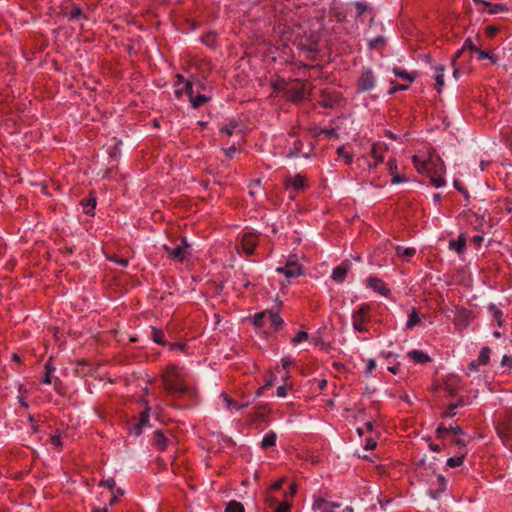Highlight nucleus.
Returning <instances> with one entry per match:
<instances>
[{"label":"nucleus","mask_w":512,"mask_h":512,"mask_svg":"<svg viewBox=\"0 0 512 512\" xmlns=\"http://www.w3.org/2000/svg\"><path fill=\"white\" fill-rule=\"evenodd\" d=\"M463 49L469 50L470 52L476 53L479 49L478 45L473 42V40L469 37L464 41Z\"/></svg>","instance_id":"4c0bfd02"},{"label":"nucleus","mask_w":512,"mask_h":512,"mask_svg":"<svg viewBox=\"0 0 512 512\" xmlns=\"http://www.w3.org/2000/svg\"><path fill=\"white\" fill-rule=\"evenodd\" d=\"M81 205L85 214H93V211L96 207V198L90 195L88 199L81 201Z\"/></svg>","instance_id":"a211bd4d"},{"label":"nucleus","mask_w":512,"mask_h":512,"mask_svg":"<svg viewBox=\"0 0 512 512\" xmlns=\"http://www.w3.org/2000/svg\"><path fill=\"white\" fill-rule=\"evenodd\" d=\"M376 368V361L374 359H368L366 364V369L364 371L366 376H369L372 371Z\"/></svg>","instance_id":"09e8293b"},{"label":"nucleus","mask_w":512,"mask_h":512,"mask_svg":"<svg viewBox=\"0 0 512 512\" xmlns=\"http://www.w3.org/2000/svg\"><path fill=\"white\" fill-rule=\"evenodd\" d=\"M396 254L401 258L409 259L416 254V249L412 247L397 246Z\"/></svg>","instance_id":"6ab92c4d"},{"label":"nucleus","mask_w":512,"mask_h":512,"mask_svg":"<svg viewBox=\"0 0 512 512\" xmlns=\"http://www.w3.org/2000/svg\"><path fill=\"white\" fill-rule=\"evenodd\" d=\"M189 244L185 237L181 239V244L177 245L175 248H171L167 245L163 246V249L166 251L168 258L172 260H177L179 262H184L189 257Z\"/></svg>","instance_id":"39448f33"},{"label":"nucleus","mask_w":512,"mask_h":512,"mask_svg":"<svg viewBox=\"0 0 512 512\" xmlns=\"http://www.w3.org/2000/svg\"><path fill=\"white\" fill-rule=\"evenodd\" d=\"M336 103H337V99L336 98H332V97H324L320 101L321 106H323L325 108H332V107L335 106Z\"/></svg>","instance_id":"a19ab883"},{"label":"nucleus","mask_w":512,"mask_h":512,"mask_svg":"<svg viewBox=\"0 0 512 512\" xmlns=\"http://www.w3.org/2000/svg\"><path fill=\"white\" fill-rule=\"evenodd\" d=\"M476 54H477V59L479 61L487 59V60H490L493 64L497 63V61H498L497 56H495L494 54H491L488 51L481 50L480 48L478 49Z\"/></svg>","instance_id":"5701e85b"},{"label":"nucleus","mask_w":512,"mask_h":512,"mask_svg":"<svg viewBox=\"0 0 512 512\" xmlns=\"http://www.w3.org/2000/svg\"><path fill=\"white\" fill-rule=\"evenodd\" d=\"M376 445H377V443H376V441H375V440H373V439H371V438H368V439L366 440V443H365L364 448H365L366 450H372V449H374V448L376 447Z\"/></svg>","instance_id":"680f3d73"},{"label":"nucleus","mask_w":512,"mask_h":512,"mask_svg":"<svg viewBox=\"0 0 512 512\" xmlns=\"http://www.w3.org/2000/svg\"><path fill=\"white\" fill-rule=\"evenodd\" d=\"M407 356L413 360L415 363L425 364L431 361V358L428 354L420 351V350H412L407 353Z\"/></svg>","instance_id":"2eb2a0df"},{"label":"nucleus","mask_w":512,"mask_h":512,"mask_svg":"<svg viewBox=\"0 0 512 512\" xmlns=\"http://www.w3.org/2000/svg\"><path fill=\"white\" fill-rule=\"evenodd\" d=\"M438 488L437 489H429L428 494L433 499H438L440 494L446 489V479L442 475H437L436 477Z\"/></svg>","instance_id":"4468645a"},{"label":"nucleus","mask_w":512,"mask_h":512,"mask_svg":"<svg viewBox=\"0 0 512 512\" xmlns=\"http://www.w3.org/2000/svg\"><path fill=\"white\" fill-rule=\"evenodd\" d=\"M261 186V180L260 179H255L253 180L251 183H250V186H249V194L250 196L254 197L256 195V190L257 188H260Z\"/></svg>","instance_id":"49530a36"},{"label":"nucleus","mask_w":512,"mask_h":512,"mask_svg":"<svg viewBox=\"0 0 512 512\" xmlns=\"http://www.w3.org/2000/svg\"><path fill=\"white\" fill-rule=\"evenodd\" d=\"M497 431L503 442L506 445H510L509 440L512 438V415H509L499 424Z\"/></svg>","instance_id":"6e6552de"},{"label":"nucleus","mask_w":512,"mask_h":512,"mask_svg":"<svg viewBox=\"0 0 512 512\" xmlns=\"http://www.w3.org/2000/svg\"><path fill=\"white\" fill-rule=\"evenodd\" d=\"M281 363L283 368H287L289 365L293 363V359H291L290 357H284L282 358Z\"/></svg>","instance_id":"774afa93"},{"label":"nucleus","mask_w":512,"mask_h":512,"mask_svg":"<svg viewBox=\"0 0 512 512\" xmlns=\"http://www.w3.org/2000/svg\"><path fill=\"white\" fill-rule=\"evenodd\" d=\"M223 151H224L225 155L231 159V158H233L234 154L236 153V147H235V145H232L228 148H223Z\"/></svg>","instance_id":"bf43d9fd"},{"label":"nucleus","mask_w":512,"mask_h":512,"mask_svg":"<svg viewBox=\"0 0 512 512\" xmlns=\"http://www.w3.org/2000/svg\"><path fill=\"white\" fill-rule=\"evenodd\" d=\"M430 182L436 188H440L445 184L442 174H430Z\"/></svg>","instance_id":"7c9ffc66"},{"label":"nucleus","mask_w":512,"mask_h":512,"mask_svg":"<svg viewBox=\"0 0 512 512\" xmlns=\"http://www.w3.org/2000/svg\"><path fill=\"white\" fill-rule=\"evenodd\" d=\"M419 322H420V318L418 316V313H417L416 309L413 308L408 315V320L406 322V328L412 329Z\"/></svg>","instance_id":"b1692460"},{"label":"nucleus","mask_w":512,"mask_h":512,"mask_svg":"<svg viewBox=\"0 0 512 512\" xmlns=\"http://www.w3.org/2000/svg\"><path fill=\"white\" fill-rule=\"evenodd\" d=\"M152 339L157 344H165L164 333L156 328H152Z\"/></svg>","instance_id":"2f4dec72"},{"label":"nucleus","mask_w":512,"mask_h":512,"mask_svg":"<svg viewBox=\"0 0 512 512\" xmlns=\"http://www.w3.org/2000/svg\"><path fill=\"white\" fill-rule=\"evenodd\" d=\"M308 339V333L305 331H299L292 339L291 343L294 345H297L301 343L302 341H305Z\"/></svg>","instance_id":"58836bf2"},{"label":"nucleus","mask_w":512,"mask_h":512,"mask_svg":"<svg viewBox=\"0 0 512 512\" xmlns=\"http://www.w3.org/2000/svg\"><path fill=\"white\" fill-rule=\"evenodd\" d=\"M69 19L70 20H77L79 19L81 16H83V13H82V10L78 7L74 8L69 14Z\"/></svg>","instance_id":"3c124183"},{"label":"nucleus","mask_w":512,"mask_h":512,"mask_svg":"<svg viewBox=\"0 0 512 512\" xmlns=\"http://www.w3.org/2000/svg\"><path fill=\"white\" fill-rule=\"evenodd\" d=\"M449 247L452 250H455L456 252L460 253L463 251L465 247V239L462 237H459L457 240H452L449 243Z\"/></svg>","instance_id":"bb28decb"},{"label":"nucleus","mask_w":512,"mask_h":512,"mask_svg":"<svg viewBox=\"0 0 512 512\" xmlns=\"http://www.w3.org/2000/svg\"><path fill=\"white\" fill-rule=\"evenodd\" d=\"M337 154L342 157L345 161L346 164H351L352 161H353V157L352 155L347 152L343 146H340L338 149H337Z\"/></svg>","instance_id":"473e14b6"},{"label":"nucleus","mask_w":512,"mask_h":512,"mask_svg":"<svg viewBox=\"0 0 512 512\" xmlns=\"http://www.w3.org/2000/svg\"><path fill=\"white\" fill-rule=\"evenodd\" d=\"M491 350L488 347H484L481 349L478 357V364L486 365L490 359Z\"/></svg>","instance_id":"cd10ccee"},{"label":"nucleus","mask_w":512,"mask_h":512,"mask_svg":"<svg viewBox=\"0 0 512 512\" xmlns=\"http://www.w3.org/2000/svg\"><path fill=\"white\" fill-rule=\"evenodd\" d=\"M238 127H239L238 123L235 121H232L228 125L221 127L220 132L223 134H226L227 136H232Z\"/></svg>","instance_id":"c85d7f7f"},{"label":"nucleus","mask_w":512,"mask_h":512,"mask_svg":"<svg viewBox=\"0 0 512 512\" xmlns=\"http://www.w3.org/2000/svg\"><path fill=\"white\" fill-rule=\"evenodd\" d=\"M449 430L450 434H453L454 436L464 435V431L460 426H450Z\"/></svg>","instance_id":"052dcab7"},{"label":"nucleus","mask_w":512,"mask_h":512,"mask_svg":"<svg viewBox=\"0 0 512 512\" xmlns=\"http://www.w3.org/2000/svg\"><path fill=\"white\" fill-rule=\"evenodd\" d=\"M370 305L363 303L352 314V325L355 331L364 333L368 331L367 323L370 321Z\"/></svg>","instance_id":"7ed1b4c3"},{"label":"nucleus","mask_w":512,"mask_h":512,"mask_svg":"<svg viewBox=\"0 0 512 512\" xmlns=\"http://www.w3.org/2000/svg\"><path fill=\"white\" fill-rule=\"evenodd\" d=\"M210 100H211L210 95L201 94L200 91L197 90V93L195 94L194 97H192V99L190 100V103L193 108H198Z\"/></svg>","instance_id":"dca6fc26"},{"label":"nucleus","mask_w":512,"mask_h":512,"mask_svg":"<svg viewBox=\"0 0 512 512\" xmlns=\"http://www.w3.org/2000/svg\"><path fill=\"white\" fill-rule=\"evenodd\" d=\"M462 399H459L457 403L450 404L448 409L442 413V417H453L455 415L454 410L462 405Z\"/></svg>","instance_id":"e433bc0d"},{"label":"nucleus","mask_w":512,"mask_h":512,"mask_svg":"<svg viewBox=\"0 0 512 512\" xmlns=\"http://www.w3.org/2000/svg\"><path fill=\"white\" fill-rule=\"evenodd\" d=\"M408 89L407 85H393L391 89L389 90V94L393 95L398 91H405Z\"/></svg>","instance_id":"5fc2aeb1"},{"label":"nucleus","mask_w":512,"mask_h":512,"mask_svg":"<svg viewBox=\"0 0 512 512\" xmlns=\"http://www.w3.org/2000/svg\"><path fill=\"white\" fill-rule=\"evenodd\" d=\"M508 10H509L508 7L504 4L491 3V2L487 1L486 3H484V9L482 11L487 12L490 15H493V14H498V13H502V12H507Z\"/></svg>","instance_id":"ddd939ff"},{"label":"nucleus","mask_w":512,"mask_h":512,"mask_svg":"<svg viewBox=\"0 0 512 512\" xmlns=\"http://www.w3.org/2000/svg\"><path fill=\"white\" fill-rule=\"evenodd\" d=\"M237 282L242 285L244 288H248L250 286V282L248 281L245 273H239L237 276Z\"/></svg>","instance_id":"de8ad7c7"},{"label":"nucleus","mask_w":512,"mask_h":512,"mask_svg":"<svg viewBox=\"0 0 512 512\" xmlns=\"http://www.w3.org/2000/svg\"><path fill=\"white\" fill-rule=\"evenodd\" d=\"M393 73L395 74V76L401 78V79H404V80H407L409 82H413L415 80V75L412 74V73H408L407 71L405 70H402L398 67H395L393 68Z\"/></svg>","instance_id":"393cba45"},{"label":"nucleus","mask_w":512,"mask_h":512,"mask_svg":"<svg viewBox=\"0 0 512 512\" xmlns=\"http://www.w3.org/2000/svg\"><path fill=\"white\" fill-rule=\"evenodd\" d=\"M100 485L108 488L110 491H114L116 488V482L113 478L100 481Z\"/></svg>","instance_id":"a18cd8bd"},{"label":"nucleus","mask_w":512,"mask_h":512,"mask_svg":"<svg viewBox=\"0 0 512 512\" xmlns=\"http://www.w3.org/2000/svg\"><path fill=\"white\" fill-rule=\"evenodd\" d=\"M501 364L503 366L512 367V357L504 355L503 358H502Z\"/></svg>","instance_id":"69168bd1"},{"label":"nucleus","mask_w":512,"mask_h":512,"mask_svg":"<svg viewBox=\"0 0 512 512\" xmlns=\"http://www.w3.org/2000/svg\"><path fill=\"white\" fill-rule=\"evenodd\" d=\"M462 435H458V436H454V438L452 439V442L461 447V448H464L465 445H466V442L463 438H461Z\"/></svg>","instance_id":"13d9d810"},{"label":"nucleus","mask_w":512,"mask_h":512,"mask_svg":"<svg viewBox=\"0 0 512 512\" xmlns=\"http://www.w3.org/2000/svg\"><path fill=\"white\" fill-rule=\"evenodd\" d=\"M352 268V262L349 259H345L341 262V264L335 267L332 271L331 278L336 283H342L348 271Z\"/></svg>","instance_id":"0eeeda50"},{"label":"nucleus","mask_w":512,"mask_h":512,"mask_svg":"<svg viewBox=\"0 0 512 512\" xmlns=\"http://www.w3.org/2000/svg\"><path fill=\"white\" fill-rule=\"evenodd\" d=\"M148 421H149V413H148V408H146V410L141 413L140 421L138 424L145 426L148 423Z\"/></svg>","instance_id":"864d4df0"},{"label":"nucleus","mask_w":512,"mask_h":512,"mask_svg":"<svg viewBox=\"0 0 512 512\" xmlns=\"http://www.w3.org/2000/svg\"><path fill=\"white\" fill-rule=\"evenodd\" d=\"M277 273L283 274L288 281L293 278H297L303 275L302 265L299 263L297 257L295 255L289 256L285 266L278 267L276 269Z\"/></svg>","instance_id":"20e7f679"},{"label":"nucleus","mask_w":512,"mask_h":512,"mask_svg":"<svg viewBox=\"0 0 512 512\" xmlns=\"http://www.w3.org/2000/svg\"><path fill=\"white\" fill-rule=\"evenodd\" d=\"M450 434L449 427H446L444 424H440L436 429V436L439 439L445 438Z\"/></svg>","instance_id":"ea45409f"},{"label":"nucleus","mask_w":512,"mask_h":512,"mask_svg":"<svg viewBox=\"0 0 512 512\" xmlns=\"http://www.w3.org/2000/svg\"><path fill=\"white\" fill-rule=\"evenodd\" d=\"M444 67L443 66H437L435 67V80H436V89L438 92H441L443 86H444Z\"/></svg>","instance_id":"412c9836"},{"label":"nucleus","mask_w":512,"mask_h":512,"mask_svg":"<svg viewBox=\"0 0 512 512\" xmlns=\"http://www.w3.org/2000/svg\"><path fill=\"white\" fill-rule=\"evenodd\" d=\"M489 310L491 311L493 318L497 321L498 325L500 326L502 323V311L497 308L496 305L491 304L489 306Z\"/></svg>","instance_id":"72a5a7b5"},{"label":"nucleus","mask_w":512,"mask_h":512,"mask_svg":"<svg viewBox=\"0 0 512 512\" xmlns=\"http://www.w3.org/2000/svg\"><path fill=\"white\" fill-rule=\"evenodd\" d=\"M413 163L419 173L443 174L445 165L434 149L428 151L427 157L414 155Z\"/></svg>","instance_id":"f03ea898"},{"label":"nucleus","mask_w":512,"mask_h":512,"mask_svg":"<svg viewBox=\"0 0 512 512\" xmlns=\"http://www.w3.org/2000/svg\"><path fill=\"white\" fill-rule=\"evenodd\" d=\"M242 249L246 255H252L257 245V236L253 233H246L242 237Z\"/></svg>","instance_id":"1a4fd4ad"},{"label":"nucleus","mask_w":512,"mask_h":512,"mask_svg":"<svg viewBox=\"0 0 512 512\" xmlns=\"http://www.w3.org/2000/svg\"><path fill=\"white\" fill-rule=\"evenodd\" d=\"M285 184L287 188H291L295 191L302 190L306 187V178L301 174H297L287 178Z\"/></svg>","instance_id":"9b49d317"},{"label":"nucleus","mask_w":512,"mask_h":512,"mask_svg":"<svg viewBox=\"0 0 512 512\" xmlns=\"http://www.w3.org/2000/svg\"><path fill=\"white\" fill-rule=\"evenodd\" d=\"M392 183L393 184H399V183H402V182H405V178L400 176L399 174H396V173H392Z\"/></svg>","instance_id":"e2e57ef3"},{"label":"nucleus","mask_w":512,"mask_h":512,"mask_svg":"<svg viewBox=\"0 0 512 512\" xmlns=\"http://www.w3.org/2000/svg\"><path fill=\"white\" fill-rule=\"evenodd\" d=\"M111 260L123 267H126L128 265V260L124 258H111Z\"/></svg>","instance_id":"338daca9"},{"label":"nucleus","mask_w":512,"mask_h":512,"mask_svg":"<svg viewBox=\"0 0 512 512\" xmlns=\"http://www.w3.org/2000/svg\"><path fill=\"white\" fill-rule=\"evenodd\" d=\"M51 444L57 448H61L63 443H62L60 435H53L51 437Z\"/></svg>","instance_id":"4d7b16f0"},{"label":"nucleus","mask_w":512,"mask_h":512,"mask_svg":"<svg viewBox=\"0 0 512 512\" xmlns=\"http://www.w3.org/2000/svg\"><path fill=\"white\" fill-rule=\"evenodd\" d=\"M169 439L165 437L160 430L155 431L154 443L158 449L164 450L167 446Z\"/></svg>","instance_id":"aec40b11"},{"label":"nucleus","mask_w":512,"mask_h":512,"mask_svg":"<svg viewBox=\"0 0 512 512\" xmlns=\"http://www.w3.org/2000/svg\"><path fill=\"white\" fill-rule=\"evenodd\" d=\"M367 286L382 296H387L390 292L383 281L375 276L368 277Z\"/></svg>","instance_id":"9d476101"},{"label":"nucleus","mask_w":512,"mask_h":512,"mask_svg":"<svg viewBox=\"0 0 512 512\" xmlns=\"http://www.w3.org/2000/svg\"><path fill=\"white\" fill-rule=\"evenodd\" d=\"M386 150V147L383 143H374L371 149V155L375 159V163L369 164V167H375L379 162L383 160V152Z\"/></svg>","instance_id":"f8f14e48"},{"label":"nucleus","mask_w":512,"mask_h":512,"mask_svg":"<svg viewBox=\"0 0 512 512\" xmlns=\"http://www.w3.org/2000/svg\"><path fill=\"white\" fill-rule=\"evenodd\" d=\"M45 368H46V371H47V372H46V374H45V376H44V378H43V380H42V381H43V383H45V384H51V377H50V374L52 373V371H53L54 369H53V368H51L49 365H46V366H45Z\"/></svg>","instance_id":"6e6d98bb"},{"label":"nucleus","mask_w":512,"mask_h":512,"mask_svg":"<svg viewBox=\"0 0 512 512\" xmlns=\"http://www.w3.org/2000/svg\"><path fill=\"white\" fill-rule=\"evenodd\" d=\"M111 492L113 493V496L109 501L110 505H114L117 502L118 498L123 496L125 493L124 489L122 488H115L114 491Z\"/></svg>","instance_id":"79ce46f5"},{"label":"nucleus","mask_w":512,"mask_h":512,"mask_svg":"<svg viewBox=\"0 0 512 512\" xmlns=\"http://www.w3.org/2000/svg\"><path fill=\"white\" fill-rule=\"evenodd\" d=\"M275 444H276V434L274 432L270 431L263 437V439L261 441V448L267 449L269 447L275 446Z\"/></svg>","instance_id":"4be33fe9"},{"label":"nucleus","mask_w":512,"mask_h":512,"mask_svg":"<svg viewBox=\"0 0 512 512\" xmlns=\"http://www.w3.org/2000/svg\"><path fill=\"white\" fill-rule=\"evenodd\" d=\"M375 86V77L372 70H364L358 81V91L367 92L371 91Z\"/></svg>","instance_id":"423d86ee"},{"label":"nucleus","mask_w":512,"mask_h":512,"mask_svg":"<svg viewBox=\"0 0 512 512\" xmlns=\"http://www.w3.org/2000/svg\"><path fill=\"white\" fill-rule=\"evenodd\" d=\"M221 397L223 398V401L227 408L235 409V405H237V403L232 398H230L227 394L224 393L221 394Z\"/></svg>","instance_id":"8fccbe9b"},{"label":"nucleus","mask_w":512,"mask_h":512,"mask_svg":"<svg viewBox=\"0 0 512 512\" xmlns=\"http://www.w3.org/2000/svg\"><path fill=\"white\" fill-rule=\"evenodd\" d=\"M354 6L356 8V16L360 17L362 16L366 11H368L370 8L365 2L356 1L354 3Z\"/></svg>","instance_id":"f704fd0d"},{"label":"nucleus","mask_w":512,"mask_h":512,"mask_svg":"<svg viewBox=\"0 0 512 512\" xmlns=\"http://www.w3.org/2000/svg\"><path fill=\"white\" fill-rule=\"evenodd\" d=\"M164 388L171 394H185L188 391L184 382L183 369L178 365H170L162 374Z\"/></svg>","instance_id":"f257e3e1"},{"label":"nucleus","mask_w":512,"mask_h":512,"mask_svg":"<svg viewBox=\"0 0 512 512\" xmlns=\"http://www.w3.org/2000/svg\"><path fill=\"white\" fill-rule=\"evenodd\" d=\"M266 316V323H270L275 328H279L283 324V320L277 312L267 311Z\"/></svg>","instance_id":"f3484780"},{"label":"nucleus","mask_w":512,"mask_h":512,"mask_svg":"<svg viewBox=\"0 0 512 512\" xmlns=\"http://www.w3.org/2000/svg\"><path fill=\"white\" fill-rule=\"evenodd\" d=\"M185 93L189 97V101L195 96L194 84L191 81H186L184 85Z\"/></svg>","instance_id":"37998d69"},{"label":"nucleus","mask_w":512,"mask_h":512,"mask_svg":"<svg viewBox=\"0 0 512 512\" xmlns=\"http://www.w3.org/2000/svg\"><path fill=\"white\" fill-rule=\"evenodd\" d=\"M305 98V91L303 88H301L300 90H297L294 92V94L292 95V100L293 101H300L302 99Z\"/></svg>","instance_id":"603ef678"},{"label":"nucleus","mask_w":512,"mask_h":512,"mask_svg":"<svg viewBox=\"0 0 512 512\" xmlns=\"http://www.w3.org/2000/svg\"><path fill=\"white\" fill-rule=\"evenodd\" d=\"M277 396L278 397H285L286 394H287V390H286V386L285 385H281L277 388V392H276Z\"/></svg>","instance_id":"0e129e2a"},{"label":"nucleus","mask_w":512,"mask_h":512,"mask_svg":"<svg viewBox=\"0 0 512 512\" xmlns=\"http://www.w3.org/2000/svg\"><path fill=\"white\" fill-rule=\"evenodd\" d=\"M225 512H244V507L240 502L230 501L226 506Z\"/></svg>","instance_id":"c756f323"},{"label":"nucleus","mask_w":512,"mask_h":512,"mask_svg":"<svg viewBox=\"0 0 512 512\" xmlns=\"http://www.w3.org/2000/svg\"><path fill=\"white\" fill-rule=\"evenodd\" d=\"M464 458H465V452H461L460 455H458V456L450 457L447 460V466L450 468L460 466V465H462Z\"/></svg>","instance_id":"a878e982"},{"label":"nucleus","mask_w":512,"mask_h":512,"mask_svg":"<svg viewBox=\"0 0 512 512\" xmlns=\"http://www.w3.org/2000/svg\"><path fill=\"white\" fill-rule=\"evenodd\" d=\"M266 313L267 311H263V312H260V313H257L255 316H254V319H253V323L255 326H262L264 324H266Z\"/></svg>","instance_id":"c9c22d12"},{"label":"nucleus","mask_w":512,"mask_h":512,"mask_svg":"<svg viewBox=\"0 0 512 512\" xmlns=\"http://www.w3.org/2000/svg\"><path fill=\"white\" fill-rule=\"evenodd\" d=\"M275 504L276 507L274 509V512H290V504L288 502H281V503H277V501H275Z\"/></svg>","instance_id":"c03bdc74"}]
</instances>
